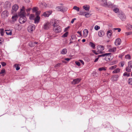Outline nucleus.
Masks as SVG:
<instances>
[{
	"label": "nucleus",
	"mask_w": 132,
	"mask_h": 132,
	"mask_svg": "<svg viewBox=\"0 0 132 132\" xmlns=\"http://www.w3.org/2000/svg\"><path fill=\"white\" fill-rule=\"evenodd\" d=\"M128 83L131 85H132V78H129L128 81Z\"/></svg>",
	"instance_id": "obj_44"
},
{
	"label": "nucleus",
	"mask_w": 132,
	"mask_h": 132,
	"mask_svg": "<svg viewBox=\"0 0 132 132\" xmlns=\"http://www.w3.org/2000/svg\"><path fill=\"white\" fill-rule=\"evenodd\" d=\"M107 0H102L101 5L102 6L105 7L107 5Z\"/></svg>",
	"instance_id": "obj_19"
},
{
	"label": "nucleus",
	"mask_w": 132,
	"mask_h": 132,
	"mask_svg": "<svg viewBox=\"0 0 132 132\" xmlns=\"http://www.w3.org/2000/svg\"><path fill=\"white\" fill-rule=\"evenodd\" d=\"M19 8V6L17 4H15L14 5L12 8L11 11V13H14L16 12Z\"/></svg>",
	"instance_id": "obj_7"
},
{
	"label": "nucleus",
	"mask_w": 132,
	"mask_h": 132,
	"mask_svg": "<svg viewBox=\"0 0 132 132\" xmlns=\"http://www.w3.org/2000/svg\"><path fill=\"white\" fill-rule=\"evenodd\" d=\"M117 30H118V32H120L121 30V29L120 28H118V29Z\"/></svg>",
	"instance_id": "obj_63"
},
{
	"label": "nucleus",
	"mask_w": 132,
	"mask_h": 132,
	"mask_svg": "<svg viewBox=\"0 0 132 132\" xmlns=\"http://www.w3.org/2000/svg\"><path fill=\"white\" fill-rule=\"evenodd\" d=\"M126 71L128 72H130L131 71V69L129 68V67L128 66L126 67Z\"/></svg>",
	"instance_id": "obj_35"
},
{
	"label": "nucleus",
	"mask_w": 132,
	"mask_h": 132,
	"mask_svg": "<svg viewBox=\"0 0 132 132\" xmlns=\"http://www.w3.org/2000/svg\"><path fill=\"white\" fill-rule=\"evenodd\" d=\"M83 8L86 11H89L90 8L89 6V5H84L83 7Z\"/></svg>",
	"instance_id": "obj_26"
},
{
	"label": "nucleus",
	"mask_w": 132,
	"mask_h": 132,
	"mask_svg": "<svg viewBox=\"0 0 132 132\" xmlns=\"http://www.w3.org/2000/svg\"><path fill=\"white\" fill-rule=\"evenodd\" d=\"M89 13H87L85 14V16L86 17H89L88 16L89 15Z\"/></svg>",
	"instance_id": "obj_52"
},
{
	"label": "nucleus",
	"mask_w": 132,
	"mask_h": 132,
	"mask_svg": "<svg viewBox=\"0 0 132 132\" xmlns=\"http://www.w3.org/2000/svg\"><path fill=\"white\" fill-rule=\"evenodd\" d=\"M40 11H36V16H39V15L40 13Z\"/></svg>",
	"instance_id": "obj_48"
},
{
	"label": "nucleus",
	"mask_w": 132,
	"mask_h": 132,
	"mask_svg": "<svg viewBox=\"0 0 132 132\" xmlns=\"http://www.w3.org/2000/svg\"><path fill=\"white\" fill-rule=\"evenodd\" d=\"M120 64L121 67H123L124 65V63L123 62L121 63Z\"/></svg>",
	"instance_id": "obj_59"
},
{
	"label": "nucleus",
	"mask_w": 132,
	"mask_h": 132,
	"mask_svg": "<svg viewBox=\"0 0 132 132\" xmlns=\"http://www.w3.org/2000/svg\"><path fill=\"white\" fill-rule=\"evenodd\" d=\"M12 31H11L8 30L7 32H6V33L8 35H11L12 34Z\"/></svg>",
	"instance_id": "obj_42"
},
{
	"label": "nucleus",
	"mask_w": 132,
	"mask_h": 132,
	"mask_svg": "<svg viewBox=\"0 0 132 132\" xmlns=\"http://www.w3.org/2000/svg\"><path fill=\"white\" fill-rule=\"evenodd\" d=\"M4 41V39L2 38H0V41L1 42H3Z\"/></svg>",
	"instance_id": "obj_57"
},
{
	"label": "nucleus",
	"mask_w": 132,
	"mask_h": 132,
	"mask_svg": "<svg viewBox=\"0 0 132 132\" xmlns=\"http://www.w3.org/2000/svg\"><path fill=\"white\" fill-rule=\"evenodd\" d=\"M119 11V9L117 8H116L113 9V11L116 13H117Z\"/></svg>",
	"instance_id": "obj_43"
},
{
	"label": "nucleus",
	"mask_w": 132,
	"mask_h": 132,
	"mask_svg": "<svg viewBox=\"0 0 132 132\" xmlns=\"http://www.w3.org/2000/svg\"><path fill=\"white\" fill-rule=\"evenodd\" d=\"M61 64V63H58L56 65H55V67L56 68H57V67H59Z\"/></svg>",
	"instance_id": "obj_50"
},
{
	"label": "nucleus",
	"mask_w": 132,
	"mask_h": 132,
	"mask_svg": "<svg viewBox=\"0 0 132 132\" xmlns=\"http://www.w3.org/2000/svg\"><path fill=\"white\" fill-rule=\"evenodd\" d=\"M76 19L75 18L72 19L71 21V23H73V22H74L75 20H76Z\"/></svg>",
	"instance_id": "obj_55"
},
{
	"label": "nucleus",
	"mask_w": 132,
	"mask_h": 132,
	"mask_svg": "<svg viewBox=\"0 0 132 132\" xmlns=\"http://www.w3.org/2000/svg\"><path fill=\"white\" fill-rule=\"evenodd\" d=\"M52 25L53 26V30L56 33L60 32L62 30L61 28L56 20H54L52 23Z\"/></svg>",
	"instance_id": "obj_1"
},
{
	"label": "nucleus",
	"mask_w": 132,
	"mask_h": 132,
	"mask_svg": "<svg viewBox=\"0 0 132 132\" xmlns=\"http://www.w3.org/2000/svg\"><path fill=\"white\" fill-rule=\"evenodd\" d=\"M83 33L84 36L86 37L88 35V31L87 29H85L83 31Z\"/></svg>",
	"instance_id": "obj_21"
},
{
	"label": "nucleus",
	"mask_w": 132,
	"mask_h": 132,
	"mask_svg": "<svg viewBox=\"0 0 132 132\" xmlns=\"http://www.w3.org/2000/svg\"><path fill=\"white\" fill-rule=\"evenodd\" d=\"M40 19V17L39 16H36L34 19L35 23L37 24L38 23Z\"/></svg>",
	"instance_id": "obj_17"
},
{
	"label": "nucleus",
	"mask_w": 132,
	"mask_h": 132,
	"mask_svg": "<svg viewBox=\"0 0 132 132\" xmlns=\"http://www.w3.org/2000/svg\"><path fill=\"white\" fill-rule=\"evenodd\" d=\"M29 45L31 47H33L35 46V45H34V43L32 42H29Z\"/></svg>",
	"instance_id": "obj_30"
},
{
	"label": "nucleus",
	"mask_w": 132,
	"mask_h": 132,
	"mask_svg": "<svg viewBox=\"0 0 132 132\" xmlns=\"http://www.w3.org/2000/svg\"><path fill=\"white\" fill-rule=\"evenodd\" d=\"M81 79L79 78H77L74 79L72 81V84H78L81 80Z\"/></svg>",
	"instance_id": "obj_11"
},
{
	"label": "nucleus",
	"mask_w": 132,
	"mask_h": 132,
	"mask_svg": "<svg viewBox=\"0 0 132 132\" xmlns=\"http://www.w3.org/2000/svg\"><path fill=\"white\" fill-rule=\"evenodd\" d=\"M119 77V76L118 75L113 76L112 77V81H114L117 80Z\"/></svg>",
	"instance_id": "obj_16"
},
{
	"label": "nucleus",
	"mask_w": 132,
	"mask_h": 132,
	"mask_svg": "<svg viewBox=\"0 0 132 132\" xmlns=\"http://www.w3.org/2000/svg\"><path fill=\"white\" fill-rule=\"evenodd\" d=\"M69 28V26H68L66 28L64 29V31L65 32L67 31L68 30V29Z\"/></svg>",
	"instance_id": "obj_56"
},
{
	"label": "nucleus",
	"mask_w": 132,
	"mask_h": 132,
	"mask_svg": "<svg viewBox=\"0 0 132 132\" xmlns=\"http://www.w3.org/2000/svg\"><path fill=\"white\" fill-rule=\"evenodd\" d=\"M73 9L75 10H76L78 12L79 11V8L77 7L76 6H74L73 7Z\"/></svg>",
	"instance_id": "obj_33"
},
{
	"label": "nucleus",
	"mask_w": 132,
	"mask_h": 132,
	"mask_svg": "<svg viewBox=\"0 0 132 132\" xmlns=\"http://www.w3.org/2000/svg\"><path fill=\"white\" fill-rule=\"evenodd\" d=\"M70 59L69 58H66L65 59V60L67 61H69L70 60Z\"/></svg>",
	"instance_id": "obj_60"
},
{
	"label": "nucleus",
	"mask_w": 132,
	"mask_h": 132,
	"mask_svg": "<svg viewBox=\"0 0 132 132\" xmlns=\"http://www.w3.org/2000/svg\"><path fill=\"white\" fill-rule=\"evenodd\" d=\"M5 73V69H3L0 72V74H2Z\"/></svg>",
	"instance_id": "obj_45"
},
{
	"label": "nucleus",
	"mask_w": 132,
	"mask_h": 132,
	"mask_svg": "<svg viewBox=\"0 0 132 132\" xmlns=\"http://www.w3.org/2000/svg\"><path fill=\"white\" fill-rule=\"evenodd\" d=\"M111 54V53H106L101 55H99L98 56V57H104L105 56H107L108 55H110Z\"/></svg>",
	"instance_id": "obj_22"
},
{
	"label": "nucleus",
	"mask_w": 132,
	"mask_h": 132,
	"mask_svg": "<svg viewBox=\"0 0 132 132\" xmlns=\"http://www.w3.org/2000/svg\"><path fill=\"white\" fill-rule=\"evenodd\" d=\"M109 51L110 52L114 53L115 52L116 50V48L114 47H111L109 48Z\"/></svg>",
	"instance_id": "obj_15"
},
{
	"label": "nucleus",
	"mask_w": 132,
	"mask_h": 132,
	"mask_svg": "<svg viewBox=\"0 0 132 132\" xmlns=\"http://www.w3.org/2000/svg\"><path fill=\"white\" fill-rule=\"evenodd\" d=\"M4 33V29H0V33L2 36L3 35Z\"/></svg>",
	"instance_id": "obj_34"
},
{
	"label": "nucleus",
	"mask_w": 132,
	"mask_h": 132,
	"mask_svg": "<svg viewBox=\"0 0 132 132\" xmlns=\"http://www.w3.org/2000/svg\"><path fill=\"white\" fill-rule=\"evenodd\" d=\"M35 15L34 14H31L29 16V19L30 20H34L35 19Z\"/></svg>",
	"instance_id": "obj_31"
},
{
	"label": "nucleus",
	"mask_w": 132,
	"mask_h": 132,
	"mask_svg": "<svg viewBox=\"0 0 132 132\" xmlns=\"http://www.w3.org/2000/svg\"><path fill=\"white\" fill-rule=\"evenodd\" d=\"M31 9V8H29L26 10V11L28 13V15L29 14V12Z\"/></svg>",
	"instance_id": "obj_46"
},
{
	"label": "nucleus",
	"mask_w": 132,
	"mask_h": 132,
	"mask_svg": "<svg viewBox=\"0 0 132 132\" xmlns=\"http://www.w3.org/2000/svg\"><path fill=\"white\" fill-rule=\"evenodd\" d=\"M128 66L132 68V62L131 61H129L128 63Z\"/></svg>",
	"instance_id": "obj_39"
},
{
	"label": "nucleus",
	"mask_w": 132,
	"mask_h": 132,
	"mask_svg": "<svg viewBox=\"0 0 132 132\" xmlns=\"http://www.w3.org/2000/svg\"><path fill=\"white\" fill-rule=\"evenodd\" d=\"M106 68L105 67H102L100 68H98V70L99 71H102V70L105 71L106 70Z\"/></svg>",
	"instance_id": "obj_29"
},
{
	"label": "nucleus",
	"mask_w": 132,
	"mask_h": 132,
	"mask_svg": "<svg viewBox=\"0 0 132 132\" xmlns=\"http://www.w3.org/2000/svg\"><path fill=\"white\" fill-rule=\"evenodd\" d=\"M104 32L103 30H100L98 32V36L100 37H102L104 35Z\"/></svg>",
	"instance_id": "obj_18"
},
{
	"label": "nucleus",
	"mask_w": 132,
	"mask_h": 132,
	"mask_svg": "<svg viewBox=\"0 0 132 132\" xmlns=\"http://www.w3.org/2000/svg\"><path fill=\"white\" fill-rule=\"evenodd\" d=\"M67 52V50L66 48H64L61 52V53L62 54H65Z\"/></svg>",
	"instance_id": "obj_24"
},
{
	"label": "nucleus",
	"mask_w": 132,
	"mask_h": 132,
	"mask_svg": "<svg viewBox=\"0 0 132 132\" xmlns=\"http://www.w3.org/2000/svg\"><path fill=\"white\" fill-rule=\"evenodd\" d=\"M123 76H126L127 77H128L130 75L129 74H127V73L126 72H125L123 74Z\"/></svg>",
	"instance_id": "obj_47"
},
{
	"label": "nucleus",
	"mask_w": 132,
	"mask_h": 132,
	"mask_svg": "<svg viewBox=\"0 0 132 132\" xmlns=\"http://www.w3.org/2000/svg\"><path fill=\"white\" fill-rule=\"evenodd\" d=\"M19 21L20 23L23 24L27 20V18L26 16H19Z\"/></svg>",
	"instance_id": "obj_4"
},
{
	"label": "nucleus",
	"mask_w": 132,
	"mask_h": 132,
	"mask_svg": "<svg viewBox=\"0 0 132 132\" xmlns=\"http://www.w3.org/2000/svg\"><path fill=\"white\" fill-rule=\"evenodd\" d=\"M52 13V12L51 11H47L44 12L42 15L44 16L45 17H48Z\"/></svg>",
	"instance_id": "obj_10"
},
{
	"label": "nucleus",
	"mask_w": 132,
	"mask_h": 132,
	"mask_svg": "<svg viewBox=\"0 0 132 132\" xmlns=\"http://www.w3.org/2000/svg\"><path fill=\"white\" fill-rule=\"evenodd\" d=\"M11 4L10 2L7 1L4 4V7L6 9H9L11 7Z\"/></svg>",
	"instance_id": "obj_9"
},
{
	"label": "nucleus",
	"mask_w": 132,
	"mask_h": 132,
	"mask_svg": "<svg viewBox=\"0 0 132 132\" xmlns=\"http://www.w3.org/2000/svg\"><path fill=\"white\" fill-rule=\"evenodd\" d=\"M92 52L96 55L98 54V53H97L95 50H93L92 51Z\"/></svg>",
	"instance_id": "obj_53"
},
{
	"label": "nucleus",
	"mask_w": 132,
	"mask_h": 132,
	"mask_svg": "<svg viewBox=\"0 0 132 132\" xmlns=\"http://www.w3.org/2000/svg\"><path fill=\"white\" fill-rule=\"evenodd\" d=\"M125 58L126 59L129 60L131 59V57L130 55L128 54L125 56Z\"/></svg>",
	"instance_id": "obj_28"
},
{
	"label": "nucleus",
	"mask_w": 132,
	"mask_h": 132,
	"mask_svg": "<svg viewBox=\"0 0 132 132\" xmlns=\"http://www.w3.org/2000/svg\"><path fill=\"white\" fill-rule=\"evenodd\" d=\"M38 9L37 7H34L32 9V11L33 12H36L38 10Z\"/></svg>",
	"instance_id": "obj_38"
},
{
	"label": "nucleus",
	"mask_w": 132,
	"mask_h": 132,
	"mask_svg": "<svg viewBox=\"0 0 132 132\" xmlns=\"http://www.w3.org/2000/svg\"><path fill=\"white\" fill-rule=\"evenodd\" d=\"M75 63L78 66H80V63L79 61H76Z\"/></svg>",
	"instance_id": "obj_51"
},
{
	"label": "nucleus",
	"mask_w": 132,
	"mask_h": 132,
	"mask_svg": "<svg viewBox=\"0 0 132 132\" xmlns=\"http://www.w3.org/2000/svg\"><path fill=\"white\" fill-rule=\"evenodd\" d=\"M98 59H99V57H98L96 58V59H95V60L94 61V62H97L98 61Z\"/></svg>",
	"instance_id": "obj_58"
},
{
	"label": "nucleus",
	"mask_w": 132,
	"mask_h": 132,
	"mask_svg": "<svg viewBox=\"0 0 132 132\" xmlns=\"http://www.w3.org/2000/svg\"><path fill=\"white\" fill-rule=\"evenodd\" d=\"M68 32H66L62 36V37H67L68 36Z\"/></svg>",
	"instance_id": "obj_36"
},
{
	"label": "nucleus",
	"mask_w": 132,
	"mask_h": 132,
	"mask_svg": "<svg viewBox=\"0 0 132 132\" xmlns=\"http://www.w3.org/2000/svg\"><path fill=\"white\" fill-rule=\"evenodd\" d=\"M56 9L58 11H61L62 12H65L67 11L68 8L64 6H60L57 7Z\"/></svg>",
	"instance_id": "obj_3"
},
{
	"label": "nucleus",
	"mask_w": 132,
	"mask_h": 132,
	"mask_svg": "<svg viewBox=\"0 0 132 132\" xmlns=\"http://www.w3.org/2000/svg\"><path fill=\"white\" fill-rule=\"evenodd\" d=\"M15 67L16 68V70H18L20 69V67L16 64H15L14 65Z\"/></svg>",
	"instance_id": "obj_40"
},
{
	"label": "nucleus",
	"mask_w": 132,
	"mask_h": 132,
	"mask_svg": "<svg viewBox=\"0 0 132 132\" xmlns=\"http://www.w3.org/2000/svg\"><path fill=\"white\" fill-rule=\"evenodd\" d=\"M35 29V26L34 24L30 25L28 28V30L29 32H31L34 30Z\"/></svg>",
	"instance_id": "obj_5"
},
{
	"label": "nucleus",
	"mask_w": 132,
	"mask_h": 132,
	"mask_svg": "<svg viewBox=\"0 0 132 132\" xmlns=\"http://www.w3.org/2000/svg\"><path fill=\"white\" fill-rule=\"evenodd\" d=\"M1 64L3 67L4 66L6 65V64L5 63L3 62H1Z\"/></svg>",
	"instance_id": "obj_49"
},
{
	"label": "nucleus",
	"mask_w": 132,
	"mask_h": 132,
	"mask_svg": "<svg viewBox=\"0 0 132 132\" xmlns=\"http://www.w3.org/2000/svg\"><path fill=\"white\" fill-rule=\"evenodd\" d=\"M112 34V31L111 30H109L107 32V36L109 38H110Z\"/></svg>",
	"instance_id": "obj_23"
},
{
	"label": "nucleus",
	"mask_w": 132,
	"mask_h": 132,
	"mask_svg": "<svg viewBox=\"0 0 132 132\" xmlns=\"http://www.w3.org/2000/svg\"><path fill=\"white\" fill-rule=\"evenodd\" d=\"M127 26L129 27H130L131 26V25H130L129 24H127Z\"/></svg>",
	"instance_id": "obj_64"
},
{
	"label": "nucleus",
	"mask_w": 132,
	"mask_h": 132,
	"mask_svg": "<svg viewBox=\"0 0 132 132\" xmlns=\"http://www.w3.org/2000/svg\"><path fill=\"white\" fill-rule=\"evenodd\" d=\"M107 6H106V7H112L114 6V5L111 2H108L107 4Z\"/></svg>",
	"instance_id": "obj_20"
},
{
	"label": "nucleus",
	"mask_w": 132,
	"mask_h": 132,
	"mask_svg": "<svg viewBox=\"0 0 132 132\" xmlns=\"http://www.w3.org/2000/svg\"><path fill=\"white\" fill-rule=\"evenodd\" d=\"M79 61H80L83 65H84V61L82 60H79Z\"/></svg>",
	"instance_id": "obj_54"
},
{
	"label": "nucleus",
	"mask_w": 132,
	"mask_h": 132,
	"mask_svg": "<svg viewBox=\"0 0 132 132\" xmlns=\"http://www.w3.org/2000/svg\"><path fill=\"white\" fill-rule=\"evenodd\" d=\"M119 16L122 21H125L126 19L125 15L123 12H121L119 15Z\"/></svg>",
	"instance_id": "obj_8"
},
{
	"label": "nucleus",
	"mask_w": 132,
	"mask_h": 132,
	"mask_svg": "<svg viewBox=\"0 0 132 132\" xmlns=\"http://www.w3.org/2000/svg\"><path fill=\"white\" fill-rule=\"evenodd\" d=\"M121 43V39L119 38L116 39L115 42V44L116 46L120 45Z\"/></svg>",
	"instance_id": "obj_14"
},
{
	"label": "nucleus",
	"mask_w": 132,
	"mask_h": 132,
	"mask_svg": "<svg viewBox=\"0 0 132 132\" xmlns=\"http://www.w3.org/2000/svg\"><path fill=\"white\" fill-rule=\"evenodd\" d=\"M50 24L48 22L44 23L43 27V29L45 30H47L50 28Z\"/></svg>",
	"instance_id": "obj_13"
},
{
	"label": "nucleus",
	"mask_w": 132,
	"mask_h": 132,
	"mask_svg": "<svg viewBox=\"0 0 132 132\" xmlns=\"http://www.w3.org/2000/svg\"><path fill=\"white\" fill-rule=\"evenodd\" d=\"M100 28V27L99 26L97 25H96L95 26L94 29L95 30H98V29H99Z\"/></svg>",
	"instance_id": "obj_41"
},
{
	"label": "nucleus",
	"mask_w": 132,
	"mask_h": 132,
	"mask_svg": "<svg viewBox=\"0 0 132 132\" xmlns=\"http://www.w3.org/2000/svg\"><path fill=\"white\" fill-rule=\"evenodd\" d=\"M25 8L23 6L20 10V11L18 13V15L19 16H25L26 13L25 12Z\"/></svg>",
	"instance_id": "obj_2"
},
{
	"label": "nucleus",
	"mask_w": 132,
	"mask_h": 132,
	"mask_svg": "<svg viewBox=\"0 0 132 132\" xmlns=\"http://www.w3.org/2000/svg\"><path fill=\"white\" fill-rule=\"evenodd\" d=\"M27 3H28L29 2V0H24Z\"/></svg>",
	"instance_id": "obj_61"
},
{
	"label": "nucleus",
	"mask_w": 132,
	"mask_h": 132,
	"mask_svg": "<svg viewBox=\"0 0 132 132\" xmlns=\"http://www.w3.org/2000/svg\"><path fill=\"white\" fill-rule=\"evenodd\" d=\"M120 69L119 68H117L113 71V73H117L120 72Z\"/></svg>",
	"instance_id": "obj_27"
},
{
	"label": "nucleus",
	"mask_w": 132,
	"mask_h": 132,
	"mask_svg": "<svg viewBox=\"0 0 132 132\" xmlns=\"http://www.w3.org/2000/svg\"><path fill=\"white\" fill-rule=\"evenodd\" d=\"M97 48H100V50L101 51L103 50L104 49L103 46L101 45H98L97 47Z\"/></svg>",
	"instance_id": "obj_32"
},
{
	"label": "nucleus",
	"mask_w": 132,
	"mask_h": 132,
	"mask_svg": "<svg viewBox=\"0 0 132 132\" xmlns=\"http://www.w3.org/2000/svg\"><path fill=\"white\" fill-rule=\"evenodd\" d=\"M89 45L92 47L93 49H94L95 48V45L92 42H90L89 43Z\"/></svg>",
	"instance_id": "obj_25"
},
{
	"label": "nucleus",
	"mask_w": 132,
	"mask_h": 132,
	"mask_svg": "<svg viewBox=\"0 0 132 132\" xmlns=\"http://www.w3.org/2000/svg\"><path fill=\"white\" fill-rule=\"evenodd\" d=\"M18 18V16L16 14L13 16L12 17V20L11 21V22L12 23H14V22H15L17 20Z\"/></svg>",
	"instance_id": "obj_12"
},
{
	"label": "nucleus",
	"mask_w": 132,
	"mask_h": 132,
	"mask_svg": "<svg viewBox=\"0 0 132 132\" xmlns=\"http://www.w3.org/2000/svg\"><path fill=\"white\" fill-rule=\"evenodd\" d=\"M77 33L78 34H79L81 36V32L78 31H77Z\"/></svg>",
	"instance_id": "obj_62"
},
{
	"label": "nucleus",
	"mask_w": 132,
	"mask_h": 132,
	"mask_svg": "<svg viewBox=\"0 0 132 132\" xmlns=\"http://www.w3.org/2000/svg\"><path fill=\"white\" fill-rule=\"evenodd\" d=\"M9 14L8 11L7 10H5L2 12L1 16L2 18H5L8 17Z\"/></svg>",
	"instance_id": "obj_6"
},
{
	"label": "nucleus",
	"mask_w": 132,
	"mask_h": 132,
	"mask_svg": "<svg viewBox=\"0 0 132 132\" xmlns=\"http://www.w3.org/2000/svg\"><path fill=\"white\" fill-rule=\"evenodd\" d=\"M117 65H115L113 66H112L110 68V69L111 70H113L114 69L116 68L117 67Z\"/></svg>",
	"instance_id": "obj_37"
}]
</instances>
